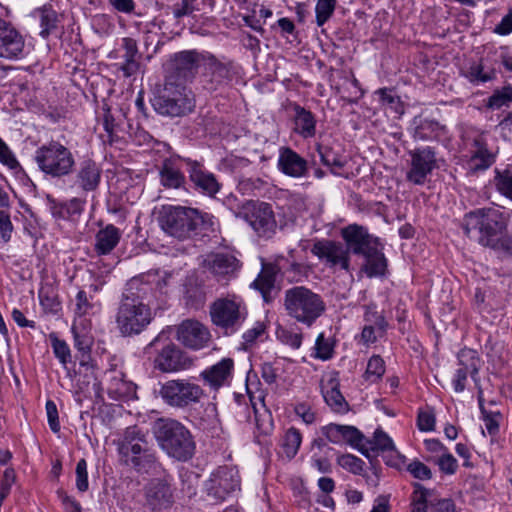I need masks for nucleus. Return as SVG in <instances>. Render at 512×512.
<instances>
[{
	"label": "nucleus",
	"instance_id": "nucleus-53",
	"mask_svg": "<svg viewBox=\"0 0 512 512\" xmlns=\"http://www.w3.org/2000/svg\"><path fill=\"white\" fill-rule=\"evenodd\" d=\"M253 410L255 415V423L257 429L264 434H268L272 430V417L267 409H264L262 413L253 404Z\"/></svg>",
	"mask_w": 512,
	"mask_h": 512
},
{
	"label": "nucleus",
	"instance_id": "nucleus-5",
	"mask_svg": "<svg viewBox=\"0 0 512 512\" xmlns=\"http://www.w3.org/2000/svg\"><path fill=\"white\" fill-rule=\"evenodd\" d=\"M211 322L221 328L225 335L236 333L247 318V308L243 300L236 296L216 299L210 304Z\"/></svg>",
	"mask_w": 512,
	"mask_h": 512
},
{
	"label": "nucleus",
	"instance_id": "nucleus-45",
	"mask_svg": "<svg viewBox=\"0 0 512 512\" xmlns=\"http://www.w3.org/2000/svg\"><path fill=\"white\" fill-rule=\"evenodd\" d=\"M337 0H318L315 7L316 23L323 26L333 15Z\"/></svg>",
	"mask_w": 512,
	"mask_h": 512
},
{
	"label": "nucleus",
	"instance_id": "nucleus-58",
	"mask_svg": "<svg viewBox=\"0 0 512 512\" xmlns=\"http://www.w3.org/2000/svg\"><path fill=\"white\" fill-rule=\"evenodd\" d=\"M436 464L439 466L441 472L449 475L454 474L458 468L457 460L448 452H444L437 459Z\"/></svg>",
	"mask_w": 512,
	"mask_h": 512
},
{
	"label": "nucleus",
	"instance_id": "nucleus-23",
	"mask_svg": "<svg viewBox=\"0 0 512 512\" xmlns=\"http://www.w3.org/2000/svg\"><path fill=\"white\" fill-rule=\"evenodd\" d=\"M277 165L283 174L293 178L304 177L308 172V162L290 147L280 148Z\"/></svg>",
	"mask_w": 512,
	"mask_h": 512
},
{
	"label": "nucleus",
	"instance_id": "nucleus-64",
	"mask_svg": "<svg viewBox=\"0 0 512 512\" xmlns=\"http://www.w3.org/2000/svg\"><path fill=\"white\" fill-rule=\"evenodd\" d=\"M12 230L13 226L10 216L4 211H0V234L4 242H8L10 240Z\"/></svg>",
	"mask_w": 512,
	"mask_h": 512
},
{
	"label": "nucleus",
	"instance_id": "nucleus-29",
	"mask_svg": "<svg viewBox=\"0 0 512 512\" xmlns=\"http://www.w3.org/2000/svg\"><path fill=\"white\" fill-rule=\"evenodd\" d=\"M380 246V243L376 244L363 255L365 263L362 267V271L370 278L383 276L387 269V259Z\"/></svg>",
	"mask_w": 512,
	"mask_h": 512
},
{
	"label": "nucleus",
	"instance_id": "nucleus-60",
	"mask_svg": "<svg viewBox=\"0 0 512 512\" xmlns=\"http://www.w3.org/2000/svg\"><path fill=\"white\" fill-rule=\"evenodd\" d=\"M159 492L160 488L158 483H151L146 488V504L153 511L157 510L160 505Z\"/></svg>",
	"mask_w": 512,
	"mask_h": 512
},
{
	"label": "nucleus",
	"instance_id": "nucleus-30",
	"mask_svg": "<svg viewBox=\"0 0 512 512\" xmlns=\"http://www.w3.org/2000/svg\"><path fill=\"white\" fill-rule=\"evenodd\" d=\"M413 124L415 125L413 137L417 140L428 141L439 139L444 134V126L435 120L415 117Z\"/></svg>",
	"mask_w": 512,
	"mask_h": 512
},
{
	"label": "nucleus",
	"instance_id": "nucleus-16",
	"mask_svg": "<svg viewBox=\"0 0 512 512\" xmlns=\"http://www.w3.org/2000/svg\"><path fill=\"white\" fill-rule=\"evenodd\" d=\"M341 236L346 243L348 253L363 256L376 244L379 239L369 234L366 227L358 224H350L341 229Z\"/></svg>",
	"mask_w": 512,
	"mask_h": 512
},
{
	"label": "nucleus",
	"instance_id": "nucleus-50",
	"mask_svg": "<svg viewBox=\"0 0 512 512\" xmlns=\"http://www.w3.org/2000/svg\"><path fill=\"white\" fill-rule=\"evenodd\" d=\"M315 357L321 360H328L333 355V345L324 337V334L321 333L318 335L315 343Z\"/></svg>",
	"mask_w": 512,
	"mask_h": 512
},
{
	"label": "nucleus",
	"instance_id": "nucleus-37",
	"mask_svg": "<svg viewBox=\"0 0 512 512\" xmlns=\"http://www.w3.org/2000/svg\"><path fill=\"white\" fill-rule=\"evenodd\" d=\"M365 444L369 453L378 451H390L395 453L397 457H400V454L395 449L392 439L382 429H376L373 435V439L367 440Z\"/></svg>",
	"mask_w": 512,
	"mask_h": 512
},
{
	"label": "nucleus",
	"instance_id": "nucleus-47",
	"mask_svg": "<svg viewBox=\"0 0 512 512\" xmlns=\"http://www.w3.org/2000/svg\"><path fill=\"white\" fill-rule=\"evenodd\" d=\"M50 339L55 356L59 359L62 365L66 366V364L71 360L69 346L64 340H61L54 335H50Z\"/></svg>",
	"mask_w": 512,
	"mask_h": 512
},
{
	"label": "nucleus",
	"instance_id": "nucleus-39",
	"mask_svg": "<svg viewBox=\"0 0 512 512\" xmlns=\"http://www.w3.org/2000/svg\"><path fill=\"white\" fill-rule=\"evenodd\" d=\"M323 397L327 405L333 411L337 413H345L348 411V403L336 384H333L329 389L324 390Z\"/></svg>",
	"mask_w": 512,
	"mask_h": 512
},
{
	"label": "nucleus",
	"instance_id": "nucleus-25",
	"mask_svg": "<svg viewBox=\"0 0 512 512\" xmlns=\"http://www.w3.org/2000/svg\"><path fill=\"white\" fill-rule=\"evenodd\" d=\"M292 109L294 111L293 131L304 139L314 137L317 123L314 114L296 103L292 105Z\"/></svg>",
	"mask_w": 512,
	"mask_h": 512
},
{
	"label": "nucleus",
	"instance_id": "nucleus-38",
	"mask_svg": "<svg viewBox=\"0 0 512 512\" xmlns=\"http://www.w3.org/2000/svg\"><path fill=\"white\" fill-rule=\"evenodd\" d=\"M464 76L472 84L486 83L496 78V71L493 68L485 70V66L481 61L479 63H473L465 72Z\"/></svg>",
	"mask_w": 512,
	"mask_h": 512
},
{
	"label": "nucleus",
	"instance_id": "nucleus-8",
	"mask_svg": "<svg viewBox=\"0 0 512 512\" xmlns=\"http://www.w3.org/2000/svg\"><path fill=\"white\" fill-rule=\"evenodd\" d=\"M118 452L122 463L137 470L156 461L155 454L150 451L147 441L136 426L126 429L119 443Z\"/></svg>",
	"mask_w": 512,
	"mask_h": 512
},
{
	"label": "nucleus",
	"instance_id": "nucleus-12",
	"mask_svg": "<svg viewBox=\"0 0 512 512\" xmlns=\"http://www.w3.org/2000/svg\"><path fill=\"white\" fill-rule=\"evenodd\" d=\"M194 102L191 92L182 83L167 80L162 94V115L181 117L191 112Z\"/></svg>",
	"mask_w": 512,
	"mask_h": 512
},
{
	"label": "nucleus",
	"instance_id": "nucleus-48",
	"mask_svg": "<svg viewBox=\"0 0 512 512\" xmlns=\"http://www.w3.org/2000/svg\"><path fill=\"white\" fill-rule=\"evenodd\" d=\"M337 462L342 468L354 474H360L363 471L364 461L352 454L339 456Z\"/></svg>",
	"mask_w": 512,
	"mask_h": 512
},
{
	"label": "nucleus",
	"instance_id": "nucleus-49",
	"mask_svg": "<svg viewBox=\"0 0 512 512\" xmlns=\"http://www.w3.org/2000/svg\"><path fill=\"white\" fill-rule=\"evenodd\" d=\"M478 402L479 407L481 410V413L483 415V420L485 422V427L490 435H495L499 431V423L497 421V417L500 416L499 413L492 414L490 412H487L483 405V397L481 393L478 396Z\"/></svg>",
	"mask_w": 512,
	"mask_h": 512
},
{
	"label": "nucleus",
	"instance_id": "nucleus-36",
	"mask_svg": "<svg viewBox=\"0 0 512 512\" xmlns=\"http://www.w3.org/2000/svg\"><path fill=\"white\" fill-rule=\"evenodd\" d=\"M135 391V385L123 379V375L113 376L109 381L108 394L112 399L121 400L130 397Z\"/></svg>",
	"mask_w": 512,
	"mask_h": 512
},
{
	"label": "nucleus",
	"instance_id": "nucleus-13",
	"mask_svg": "<svg viewBox=\"0 0 512 512\" xmlns=\"http://www.w3.org/2000/svg\"><path fill=\"white\" fill-rule=\"evenodd\" d=\"M410 168L406 180L414 185H423L427 177L438 167L436 151L430 146L418 147L408 152Z\"/></svg>",
	"mask_w": 512,
	"mask_h": 512
},
{
	"label": "nucleus",
	"instance_id": "nucleus-54",
	"mask_svg": "<svg viewBox=\"0 0 512 512\" xmlns=\"http://www.w3.org/2000/svg\"><path fill=\"white\" fill-rule=\"evenodd\" d=\"M495 181L498 191L512 200V173L509 171L498 173Z\"/></svg>",
	"mask_w": 512,
	"mask_h": 512
},
{
	"label": "nucleus",
	"instance_id": "nucleus-1",
	"mask_svg": "<svg viewBox=\"0 0 512 512\" xmlns=\"http://www.w3.org/2000/svg\"><path fill=\"white\" fill-rule=\"evenodd\" d=\"M507 226V216L494 207L472 210L462 220L466 236L474 238L483 247L497 251H509L511 248Z\"/></svg>",
	"mask_w": 512,
	"mask_h": 512
},
{
	"label": "nucleus",
	"instance_id": "nucleus-26",
	"mask_svg": "<svg viewBox=\"0 0 512 512\" xmlns=\"http://www.w3.org/2000/svg\"><path fill=\"white\" fill-rule=\"evenodd\" d=\"M189 177L196 189L207 196L214 197L221 188L214 174L202 170L197 162L192 163Z\"/></svg>",
	"mask_w": 512,
	"mask_h": 512
},
{
	"label": "nucleus",
	"instance_id": "nucleus-40",
	"mask_svg": "<svg viewBox=\"0 0 512 512\" xmlns=\"http://www.w3.org/2000/svg\"><path fill=\"white\" fill-rule=\"evenodd\" d=\"M302 442V436L298 429L289 428L283 437L282 448L283 452L288 459H292L297 454Z\"/></svg>",
	"mask_w": 512,
	"mask_h": 512
},
{
	"label": "nucleus",
	"instance_id": "nucleus-41",
	"mask_svg": "<svg viewBox=\"0 0 512 512\" xmlns=\"http://www.w3.org/2000/svg\"><path fill=\"white\" fill-rule=\"evenodd\" d=\"M363 434L354 426L342 425V441H346L350 445L356 447L361 454L370 457L368 448L365 443Z\"/></svg>",
	"mask_w": 512,
	"mask_h": 512
},
{
	"label": "nucleus",
	"instance_id": "nucleus-44",
	"mask_svg": "<svg viewBox=\"0 0 512 512\" xmlns=\"http://www.w3.org/2000/svg\"><path fill=\"white\" fill-rule=\"evenodd\" d=\"M413 487L411 512H427V499L431 496L432 491L419 483H414Z\"/></svg>",
	"mask_w": 512,
	"mask_h": 512
},
{
	"label": "nucleus",
	"instance_id": "nucleus-3",
	"mask_svg": "<svg viewBox=\"0 0 512 512\" xmlns=\"http://www.w3.org/2000/svg\"><path fill=\"white\" fill-rule=\"evenodd\" d=\"M213 216L197 209L162 205V230L168 235L184 240L203 231L213 230Z\"/></svg>",
	"mask_w": 512,
	"mask_h": 512
},
{
	"label": "nucleus",
	"instance_id": "nucleus-10",
	"mask_svg": "<svg viewBox=\"0 0 512 512\" xmlns=\"http://www.w3.org/2000/svg\"><path fill=\"white\" fill-rule=\"evenodd\" d=\"M205 396L204 389L188 379H172L162 384V400L174 408L197 404Z\"/></svg>",
	"mask_w": 512,
	"mask_h": 512
},
{
	"label": "nucleus",
	"instance_id": "nucleus-43",
	"mask_svg": "<svg viewBox=\"0 0 512 512\" xmlns=\"http://www.w3.org/2000/svg\"><path fill=\"white\" fill-rule=\"evenodd\" d=\"M364 321L366 325H372L377 328L380 333H384L388 326L384 315L377 310V306L374 303L364 306Z\"/></svg>",
	"mask_w": 512,
	"mask_h": 512
},
{
	"label": "nucleus",
	"instance_id": "nucleus-35",
	"mask_svg": "<svg viewBox=\"0 0 512 512\" xmlns=\"http://www.w3.org/2000/svg\"><path fill=\"white\" fill-rule=\"evenodd\" d=\"M459 368L470 372L471 378L476 381L480 369V358L477 351L469 348L461 349L457 354Z\"/></svg>",
	"mask_w": 512,
	"mask_h": 512
},
{
	"label": "nucleus",
	"instance_id": "nucleus-28",
	"mask_svg": "<svg viewBox=\"0 0 512 512\" xmlns=\"http://www.w3.org/2000/svg\"><path fill=\"white\" fill-rule=\"evenodd\" d=\"M32 15L39 18L41 28L39 35L42 38L46 39L58 30L61 16L53 9L52 5L45 4L42 7L36 8Z\"/></svg>",
	"mask_w": 512,
	"mask_h": 512
},
{
	"label": "nucleus",
	"instance_id": "nucleus-14",
	"mask_svg": "<svg viewBox=\"0 0 512 512\" xmlns=\"http://www.w3.org/2000/svg\"><path fill=\"white\" fill-rule=\"evenodd\" d=\"M176 339L185 347L200 350L206 347L211 339L209 329L196 319L183 320L175 326Z\"/></svg>",
	"mask_w": 512,
	"mask_h": 512
},
{
	"label": "nucleus",
	"instance_id": "nucleus-33",
	"mask_svg": "<svg viewBox=\"0 0 512 512\" xmlns=\"http://www.w3.org/2000/svg\"><path fill=\"white\" fill-rule=\"evenodd\" d=\"M122 47L124 49L123 59L124 63L120 64L118 69L122 71L125 77L134 75L139 69L137 61L138 48L137 43L132 38H124Z\"/></svg>",
	"mask_w": 512,
	"mask_h": 512
},
{
	"label": "nucleus",
	"instance_id": "nucleus-4",
	"mask_svg": "<svg viewBox=\"0 0 512 512\" xmlns=\"http://www.w3.org/2000/svg\"><path fill=\"white\" fill-rule=\"evenodd\" d=\"M283 306L290 318L307 327H311L326 311L322 296L306 286L285 290Z\"/></svg>",
	"mask_w": 512,
	"mask_h": 512
},
{
	"label": "nucleus",
	"instance_id": "nucleus-61",
	"mask_svg": "<svg viewBox=\"0 0 512 512\" xmlns=\"http://www.w3.org/2000/svg\"><path fill=\"white\" fill-rule=\"evenodd\" d=\"M46 413L50 429L57 433L60 430V423L58 418V410L56 404L52 400L46 402Z\"/></svg>",
	"mask_w": 512,
	"mask_h": 512
},
{
	"label": "nucleus",
	"instance_id": "nucleus-21",
	"mask_svg": "<svg viewBox=\"0 0 512 512\" xmlns=\"http://www.w3.org/2000/svg\"><path fill=\"white\" fill-rule=\"evenodd\" d=\"M203 266L220 280L225 277L234 276L241 264L232 254L211 253L204 259Z\"/></svg>",
	"mask_w": 512,
	"mask_h": 512
},
{
	"label": "nucleus",
	"instance_id": "nucleus-52",
	"mask_svg": "<svg viewBox=\"0 0 512 512\" xmlns=\"http://www.w3.org/2000/svg\"><path fill=\"white\" fill-rule=\"evenodd\" d=\"M40 303L46 311L56 313L60 310V302L52 290H40Z\"/></svg>",
	"mask_w": 512,
	"mask_h": 512
},
{
	"label": "nucleus",
	"instance_id": "nucleus-32",
	"mask_svg": "<svg viewBox=\"0 0 512 512\" xmlns=\"http://www.w3.org/2000/svg\"><path fill=\"white\" fill-rule=\"evenodd\" d=\"M475 148L471 158V163L475 170H485L489 168L495 161V155L488 150L487 142L483 134L477 136L473 140Z\"/></svg>",
	"mask_w": 512,
	"mask_h": 512
},
{
	"label": "nucleus",
	"instance_id": "nucleus-7",
	"mask_svg": "<svg viewBox=\"0 0 512 512\" xmlns=\"http://www.w3.org/2000/svg\"><path fill=\"white\" fill-rule=\"evenodd\" d=\"M162 449L178 461H187L194 454L195 443L190 431L182 423L162 418Z\"/></svg>",
	"mask_w": 512,
	"mask_h": 512
},
{
	"label": "nucleus",
	"instance_id": "nucleus-19",
	"mask_svg": "<svg viewBox=\"0 0 512 512\" xmlns=\"http://www.w3.org/2000/svg\"><path fill=\"white\" fill-rule=\"evenodd\" d=\"M185 160L177 154H171L162 160V187L185 192V176L182 172Z\"/></svg>",
	"mask_w": 512,
	"mask_h": 512
},
{
	"label": "nucleus",
	"instance_id": "nucleus-42",
	"mask_svg": "<svg viewBox=\"0 0 512 512\" xmlns=\"http://www.w3.org/2000/svg\"><path fill=\"white\" fill-rule=\"evenodd\" d=\"M512 102V85H506L502 88H497L493 91L492 95L488 98L486 107L490 109H500L504 106H509Z\"/></svg>",
	"mask_w": 512,
	"mask_h": 512
},
{
	"label": "nucleus",
	"instance_id": "nucleus-24",
	"mask_svg": "<svg viewBox=\"0 0 512 512\" xmlns=\"http://www.w3.org/2000/svg\"><path fill=\"white\" fill-rule=\"evenodd\" d=\"M193 359L174 344L162 349V372L174 373L190 369Z\"/></svg>",
	"mask_w": 512,
	"mask_h": 512
},
{
	"label": "nucleus",
	"instance_id": "nucleus-11",
	"mask_svg": "<svg viewBox=\"0 0 512 512\" xmlns=\"http://www.w3.org/2000/svg\"><path fill=\"white\" fill-rule=\"evenodd\" d=\"M236 216L248 222L260 237L270 238L276 231L277 222L272 206L268 203L248 200Z\"/></svg>",
	"mask_w": 512,
	"mask_h": 512
},
{
	"label": "nucleus",
	"instance_id": "nucleus-6",
	"mask_svg": "<svg viewBox=\"0 0 512 512\" xmlns=\"http://www.w3.org/2000/svg\"><path fill=\"white\" fill-rule=\"evenodd\" d=\"M39 169L52 177L69 175L75 166L72 152L58 141H50L40 146L34 155Z\"/></svg>",
	"mask_w": 512,
	"mask_h": 512
},
{
	"label": "nucleus",
	"instance_id": "nucleus-59",
	"mask_svg": "<svg viewBox=\"0 0 512 512\" xmlns=\"http://www.w3.org/2000/svg\"><path fill=\"white\" fill-rule=\"evenodd\" d=\"M435 415L433 412L420 411L417 417V426L420 431H433L435 429Z\"/></svg>",
	"mask_w": 512,
	"mask_h": 512
},
{
	"label": "nucleus",
	"instance_id": "nucleus-46",
	"mask_svg": "<svg viewBox=\"0 0 512 512\" xmlns=\"http://www.w3.org/2000/svg\"><path fill=\"white\" fill-rule=\"evenodd\" d=\"M384 373V360L378 355L372 356L367 364V368L364 374L365 379L371 382H376L381 379Z\"/></svg>",
	"mask_w": 512,
	"mask_h": 512
},
{
	"label": "nucleus",
	"instance_id": "nucleus-18",
	"mask_svg": "<svg viewBox=\"0 0 512 512\" xmlns=\"http://www.w3.org/2000/svg\"><path fill=\"white\" fill-rule=\"evenodd\" d=\"M25 41L10 23L0 19V57L17 59L23 54Z\"/></svg>",
	"mask_w": 512,
	"mask_h": 512
},
{
	"label": "nucleus",
	"instance_id": "nucleus-2",
	"mask_svg": "<svg viewBox=\"0 0 512 512\" xmlns=\"http://www.w3.org/2000/svg\"><path fill=\"white\" fill-rule=\"evenodd\" d=\"M152 274L149 272L143 274L140 278H132L126 285L119 306L117 309L115 322L116 326L123 336H132L141 333L151 322V309L144 304L139 295L134 292L141 281H147Z\"/></svg>",
	"mask_w": 512,
	"mask_h": 512
},
{
	"label": "nucleus",
	"instance_id": "nucleus-9",
	"mask_svg": "<svg viewBox=\"0 0 512 512\" xmlns=\"http://www.w3.org/2000/svg\"><path fill=\"white\" fill-rule=\"evenodd\" d=\"M241 479L236 468L219 466L204 483V491L209 500L221 503L240 491Z\"/></svg>",
	"mask_w": 512,
	"mask_h": 512
},
{
	"label": "nucleus",
	"instance_id": "nucleus-27",
	"mask_svg": "<svg viewBox=\"0 0 512 512\" xmlns=\"http://www.w3.org/2000/svg\"><path fill=\"white\" fill-rule=\"evenodd\" d=\"M101 179V170L92 160H85L80 163L76 174L75 183L84 191H94Z\"/></svg>",
	"mask_w": 512,
	"mask_h": 512
},
{
	"label": "nucleus",
	"instance_id": "nucleus-20",
	"mask_svg": "<svg viewBox=\"0 0 512 512\" xmlns=\"http://www.w3.org/2000/svg\"><path fill=\"white\" fill-rule=\"evenodd\" d=\"M281 269L275 263H262V269L257 278L251 283V287L258 290L264 302L271 303L279 293V289L276 287V277L280 273Z\"/></svg>",
	"mask_w": 512,
	"mask_h": 512
},
{
	"label": "nucleus",
	"instance_id": "nucleus-62",
	"mask_svg": "<svg viewBox=\"0 0 512 512\" xmlns=\"http://www.w3.org/2000/svg\"><path fill=\"white\" fill-rule=\"evenodd\" d=\"M0 162L8 166L11 169L16 168L19 164L9 147L0 138Z\"/></svg>",
	"mask_w": 512,
	"mask_h": 512
},
{
	"label": "nucleus",
	"instance_id": "nucleus-22",
	"mask_svg": "<svg viewBox=\"0 0 512 512\" xmlns=\"http://www.w3.org/2000/svg\"><path fill=\"white\" fill-rule=\"evenodd\" d=\"M234 361L231 358H223L216 364L206 368L200 373V378L212 390L218 391L228 384L232 378Z\"/></svg>",
	"mask_w": 512,
	"mask_h": 512
},
{
	"label": "nucleus",
	"instance_id": "nucleus-63",
	"mask_svg": "<svg viewBox=\"0 0 512 512\" xmlns=\"http://www.w3.org/2000/svg\"><path fill=\"white\" fill-rule=\"evenodd\" d=\"M322 433L330 442L334 444H339L342 442V425L333 423L329 424L323 427Z\"/></svg>",
	"mask_w": 512,
	"mask_h": 512
},
{
	"label": "nucleus",
	"instance_id": "nucleus-51",
	"mask_svg": "<svg viewBox=\"0 0 512 512\" xmlns=\"http://www.w3.org/2000/svg\"><path fill=\"white\" fill-rule=\"evenodd\" d=\"M383 105L389 106L396 112L400 111V97L397 96L393 89L380 88L375 92Z\"/></svg>",
	"mask_w": 512,
	"mask_h": 512
},
{
	"label": "nucleus",
	"instance_id": "nucleus-31",
	"mask_svg": "<svg viewBox=\"0 0 512 512\" xmlns=\"http://www.w3.org/2000/svg\"><path fill=\"white\" fill-rule=\"evenodd\" d=\"M120 238V230L114 225H107L96 234L94 246L96 253L98 255L109 254L117 246Z\"/></svg>",
	"mask_w": 512,
	"mask_h": 512
},
{
	"label": "nucleus",
	"instance_id": "nucleus-17",
	"mask_svg": "<svg viewBox=\"0 0 512 512\" xmlns=\"http://www.w3.org/2000/svg\"><path fill=\"white\" fill-rule=\"evenodd\" d=\"M311 252L319 259H325L330 266H339L343 270H349L350 256L348 250L339 242L331 240L316 241Z\"/></svg>",
	"mask_w": 512,
	"mask_h": 512
},
{
	"label": "nucleus",
	"instance_id": "nucleus-15",
	"mask_svg": "<svg viewBox=\"0 0 512 512\" xmlns=\"http://www.w3.org/2000/svg\"><path fill=\"white\" fill-rule=\"evenodd\" d=\"M205 60V55L197 52L196 50H186L174 54L171 59L170 66L173 75L169 76L176 79V83H184L195 77L201 61Z\"/></svg>",
	"mask_w": 512,
	"mask_h": 512
},
{
	"label": "nucleus",
	"instance_id": "nucleus-55",
	"mask_svg": "<svg viewBox=\"0 0 512 512\" xmlns=\"http://www.w3.org/2000/svg\"><path fill=\"white\" fill-rule=\"evenodd\" d=\"M407 471L418 480H429L432 478L431 469L421 461L414 460L407 466Z\"/></svg>",
	"mask_w": 512,
	"mask_h": 512
},
{
	"label": "nucleus",
	"instance_id": "nucleus-56",
	"mask_svg": "<svg viewBox=\"0 0 512 512\" xmlns=\"http://www.w3.org/2000/svg\"><path fill=\"white\" fill-rule=\"evenodd\" d=\"M172 477L162 473V507L171 506L175 501L174 489L172 488Z\"/></svg>",
	"mask_w": 512,
	"mask_h": 512
},
{
	"label": "nucleus",
	"instance_id": "nucleus-57",
	"mask_svg": "<svg viewBox=\"0 0 512 512\" xmlns=\"http://www.w3.org/2000/svg\"><path fill=\"white\" fill-rule=\"evenodd\" d=\"M76 487L80 492L88 490L87 462L83 458L76 465Z\"/></svg>",
	"mask_w": 512,
	"mask_h": 512
},
{
	"label": "nucleus",
	"instance_id": "nucleus-34",
	"mask_svg": "<svg viewBox=\"0 0 512 512\" xmlns=\"http://www.w3.org/2000/svg\"><path fill=\"white\" fill-rule=\"evenodd\" d=\"M316 150L320 156L322 164L329 167L331 173L338 175V170L342 169L346 164L343 157L332 147L326 145H317Z\"/></svg>",
	"mask_w": 512,
	"mask_h": 512
}]
</instances>
